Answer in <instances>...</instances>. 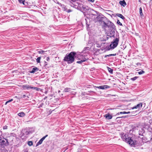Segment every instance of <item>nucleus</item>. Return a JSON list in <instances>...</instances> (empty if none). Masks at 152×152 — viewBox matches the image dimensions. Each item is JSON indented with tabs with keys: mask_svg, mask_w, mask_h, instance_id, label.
<instances>
[{
	"mask_svg": "<svg viewBox=\"0 0 152 152\" xmlns=\"http://www.w3.org/2000/svg\"><path fill=\"white\" fill-rule=\"evenodd\" d=\"M121 137L124 141L128 143L130 145L132 146L135 145L134 141L130 137H128V134L123 133L121 134Z\"/></svg>",
	"mask_w": 152,
	"mask_h": 152,
	"instance_id": "1",
	"label": "nucleus"
},
{
	"mask_svg": "<svg viewBox=\"0 0 152 152\" xmlns=\"http://www.w3.org/2000/svg\"><path fill=\"white\" fill-rule=\"evenodd\" d=\"M76 53L71 52L68 55L66 54L64 58V61H67L68 64H71L74 61V56Z\"/></svg>",
	"mask_w": 152,
	"mask_h": 152,
	"instance_id": "2",
	"label": "nucleus"
},
{
	"mask_svg": "<svg viewBox=\"0 0 152 152\" xmlns=\"http://www.w3.org/2000/svg\"><path fill=\"white\" fill-rule=\"evenodd\" d=\"M103 28L105 30L107 29L112 30L115 28L114 25L110 21H108L107 23L103 22V24L102 25Z\"/></svg>",
	"mask_w": 152,
	"mask_h": 152,
	"instance_id": "3",
	"label": "nucleus"
},
{
	"mask_svg": "<svg viewBox=\"0 0 152 152\" xmlns=\"http://www.w3.org/2000/svg\"><path fill=\"white\" fill-rule=\"evenodd\" d=\"M11 138H12V137H11ZM10 138V137H8L7 139L3 138V139H0V147L4 148L5 146H6L9 145V138Z\"/></svg>",
	"mask_w": 152,
	"mask_h": 152,
	"instance_id": "4",
	"label": "nucleus"
},
{
	"mask_svg": "<svg viewBox=\"0 0 152 152\" xmlns=\"http://www.w3.org/2000/svg\"><path fill=\"white\" fill-rule=\"evenodd\" d=\"M119 41V39L118 38H116L114 39L110 45V48L111 49H114L116 47L118 44Z\"/></svg>",
	"mask_w": 152,
	"mask_h": 152,
	"instance_id": "5",
	"label": "nucleus"
},
{
	"mask_svg": "<svg viewBox=\"0 0 152 152\" xmlns=\"http://www.w3.org/2000/svg\"><path fill=\"white\" fill-rule=\"evenodd\" d=\"M76 4H77V5H78V6H77V7L78 9L79 8L80 10H83V11H85L87 10V7L86 6H84L81 4L77 3Z\"/></svg>",
	"mask_w": 152,
	"mask_h": 152,
	"instance_id": "6",
	"label": "nucleus"
},
{
	"mask_svg": "<svg viewBox=\"0 0 152 152\" xmlns=\"http://www.w3.org/2000/svg\"><path fill=\"white\" fill-rule=\"evenodd\" d=\"M77 0H69V1L70 2V5L72 7H74L76 8H77V5L76 4L77 3H73L72 2H75Z\"/></svg>",
	"mask_w": 152,
	"mask_h": 152,
	"instance_id": "7",
	"label": "nucleus"
},
{
	"mask_svg": "<svg viewBox=\"0 0 152 152\" xmlns=\"http://www.w3.org/2000/svg\"><path fill=\"white\" fill-rule=\"evenodd\" d=\"M142 103H140L138 104H137L134 107H132V109H139L142 107Z\"/></svg>",
	"mask_w": 152,
	"mask_h": 152,
	"instance_id": "8",
	"label": "nucleus"
},
{
	"mask_svg": "<svg viewBox=\"0 0 152 152\" xmlns=\"http://www.w3.org/2000/svg\"><path fill=\"white\" fill-rule=\"evenodd\" d=\"M96 87L98 88H99V89H104L105 88H108L109 87L108 86L104 85V86H99Z\"/></svg>",
	"mask_w": 152,
	"mask_h": 152,
	"instance_id": "9",
	"label": "nucleus"
},
{
	"mask_svg": "<svg viewBox=\"0 0 152 152\" xmlns=\"http://www.w3.org/2000/svg\"><path fill=\"white\" fill-rule=\"evenodd\" d=\"M145 131L144 129L143 128H141L140 129L139 131V134L140 135L143 136V133H145Z\"/></svg>",
	"mask_w": 152,
	"mask_h": 152,
	"instance_id": "10",
	"label": "nucleus"
},
{
	"mask_svg": "<svg viewBox=\"0 0 152 152\" xmlns=\"http://www.w3.org/2000/svg\"><path fill=\"white\" fill-rule=\"evenodd\" d=\"M104 117H105L107 119H110L112 118L113 116L110 114L108 113L104 115Z\"/></svg>",
	"mask_w": 152,
	"mask_h": 152,
	"instance_id": "11",
	"label": "nucleus"
},
{
	"mask_svg": "<svg viewBox=\"0 0 152 152\" xmlns=\"http://www.w3.org/2000/svg\"><path fill=\"white\" fill-rule=\"evenodd\" d=\"M38 70H39V69L38 68H37V67H35L33 68L32 69V70L30 71V72L31 73H34L35 72H37L38 71Z\"/></svg>",
	"mask_w": 152,
	"mask_h": 152,
	"instance_id": "12",
	"label": "nucleus"
},
{
	"mask_svg": "<svg viewBox=\"0 0 152 152\" xmlns=\"http://www.w3.org/2000/svg\"><path fill=\"white\" fill-rule=\"evenodd\" d=\"M58 4L62 7L64 11H66L67 10V9L66 6L59 3H58Z\"/></svg>",
	"mask_w": 152,
	"mask_h": 152,
	"instance_id": "13",
	"label": "nucleus"
},
{
	"mask_svg": "<svg viewBox=\"0 0 152 152\" xmlns=\"http://www.w3.org/2000/svg\"><path fill=\"white\" fill-rule=\"evenodd\" d=\"M119 3L123 7H125L126 5V4L124 0H123V1H120Z\"/></svg>",
	"mask_w": 152,
	"mask_h": 152,
	"instance_id": "14",
	"label": "nucleus"
},
{
	"mask_svg": "<svg viewBox=\"0 0 152 152\" xmlns=\"http://www.w3.org/2000/svg\"><path fill=\"white\" fill-rule=\"evenodd\" d=\"M88 58H84L83 59H82L80 61H77V63L78 64H81L82 62L86 61V60H88Z\"/></svg>",
	"mask_w": 152,
	"mask_h": 152,
	"instance_id": "15",
	"label": "nucleus"
},
{
	"mask_svg": "<svg viewBox=\"0 0 152 152\" xmlns=\"http://www.w3.org/2000/svg\"><path fill=\"white\" fill-rule=\"evenodd\" d=\"M32 87H31V86H30L29 85L23 86V88L24 89H32Z\"/></svg>",
	"mask_w": 152,
	"mask_h": 152,
	"instance_id": "16",
	"label": "nucleus"
},
{
	"mask_svg": "<svg viewBox=\"0 0 152 152\" xmlns=\"http://www.w3.org/2000/svg\"><path fill=\"white\" fill-rule=\"evenodd\" d=\"M116 16L120 18L123 20H124L125 19L124 17L121 14L117 13L116 14Z\"/></svg>",
	"mask_w": 152,
	"mask_h": 152,
	"instance_id": "17",
	"label": "nucleus"
},
{
	"mask_svg": "<svg viewBox=\"0 0 152 152\" xmlns=\"http://www.w3.org/2000/svg\"><path fill=\"white\" fill-rule=\"evenodd\" d=\"M71 91V88H65L63 91L64 92H69Z\"/></svg>",
	"mask_w": 152,
	"mask_h": 152,
	"instance_id": "18",
	"label": "nucleus"
},
{
	"mask_svg": "<svg viewBox=\"0 0 152 152\" xmlns=\"http://www.w3.org/2000/svg\"><path fill=\"white\" fill-rule=\"evenodd\" d=\"M18 115L20 117H23L25 116V114L24 112H21L18 113Z\"/></svg>",
	"mask_w": 152,
	"mask_h": 152,
	"instance_id": "19",
	"label": "nucleus"
},
{
	"mask_svg": "<svg viewBox=\"0 0 152 152\" xmlns=\"http://www.w3.org/2000/svg\"><path fill=\"white\" fill-rule=\"evenodd\" d=\"M107 69L109 72L111 74L113 73V69L109 67H107Z\"/></svg>",
	"mask_w": 152,
	"mask_h": 152,
	"instance_id": "20",
	"label": "nucleus"
},
{
	"mask_svg": "<svg viewBox=\"0 0 152 152\" xmlns=\"http://www.w3.org/2000/svg\"><path fill=\"white\" fill-rule=\"evenodd\" d=\"M139 12L140 16L141 17L143 15V13L142 12V9L141 7H140L139 9Z\"/></svg>",
	"mask_w": 152,
	"mask_h": 152,
	"instance_id": "21",
	"label": "nucleus"
},
{
	"mask_svg": "<svg viewBox=\"0 0 152 152\" xmlns=\"http://www.w3.org/2000/svg\"><path fill=\"white\" fill-rule=\"evenodd\" d=\"M43 140H42L41 139L39 140V141L37 143V145H36V146H38V145H40L42 143V142H43Z\"/></svg>",
	"mask_w": 152,
	"mask_h": 152,
	"instance_id": "22",
	"label": "nucleus"
},
{
	"mask_svg": "<svg viewBox=\"0 0 152 152\" xmlns=\"http://www.w3.org/2000/svg\"><path fill=\"white\" fill-rule=\"evenodd\" d=\"M116 55V53L113 54H110L109 55H105V57H110V56H115Z\"/></svg>",
	"mask_w": 152,
	"mask_h": 152,
	"instance_id": "23",
	"label": "nucleus"
},
{
	"mask_svg": "<svg viewBox=\"0 0 152 152\" xmlns=\"http://www.w3.org/2000/svg\"><path fill=\"white\" fill-rule=\"evenodd\" d=\"M116 55V53L113 54H110L109 55H105V57H110V56H115Z\"/></svg>",
	"mask_w": 152,
	"mask_h": 152,
	"instance_id": "24",
	"label": "nucleus"
},
{
	"mask_svg": "<svg viewBox=\"0 0 152 152\" xmlns=\"http://www.w3.org/2000/svg\"><path fill=\"white\" fill-rule=\"evenodd\" d=\"M23 131L25 132V133H23L24 134L27 135L29 134V132L27 129L24 130Z\"/></svg>",
	"mask_w": 152,
	"mask_h": 152,
	"instance_id": "25",
	"label": "nucleus"
},
{
	"mask_svg": "<svg viewBox=\"0 0 152 152\" xmlns=\"http://www.w3.org/2000/svg\"><path fill=\"white\" fill-rule=\"evenodd\" d=\"M32 89H35L37 91H39L40 90V88H37V87H32Z\"/></svg>",
	"mask_w": 152,
	"mask_h": 152,
	"instance_id": "26",
	"label": "nucleus"
},
{
	"mask_svg": "<svg viewBox=\"0 0 152 152\" xmlns=\"http://www.w3.org/2000/svg\"><path fill=\"white\" fill-rule=\"evenodd\" d=\"M119 114H126V112L124 111L122 112H119L117 114V115H119Z\"/></svg>",
	"mask_w": 152,
	"mask_h": 152,
	"instance_id": "27",
	"label": "nucleus"
},
{
	"mask_svg": "<svg viewBox=\"0 0 152 152\" xmlns=\"http://www.w3.org/2000/svg\"><path fill=\"white\" fill-rule=\"evenodd\" d=\"M41 57H38L37 59H36V61L37 62V63H39L40 62V60L41 59Z\"/></svg>",
	"mask_w": 152,
	"mask_h": 152,
	"instance_id": "28",
	"label": "nucleus"
},
{
	"mask_svg": "<svg viewBox=\"0 0 152 152\" xmlns=\"http://www.w3.org/2000/svg\"><path fill=\"white\" fill-rule=\"evenodd\" d=\"M145 72L143 70H141L138 72V74L140 75L144 74Z\"/></svg>",
	"mask_w": 152,
	"mask_h": 152,
	"instance_id": "29",
	"label": "nucleus"
},
{
	"mask_svg": "<svg viewBox=\"0 0 152 152\" xmlns=\"http://www.w3.org/2000/svg\"><path fill=\"white\" fill-rule=\"evenodd\" d=\"M28 145L30 146H31L32 145H33V142L32 141H28Z\"/></svg>",
	"mask_w": 152,
	"mask_h": 152,
	"instance_id": "30",
	"label": "nucleus"
},
{
	"mask_svg": "<svg viewBox=\"0 0 152 152\" xmlns=\"http://www.w3.org/2000/svg\"><path fill=\"white\" fill-rule=\"evenodd\" d=\"M19 2L20 3H22L23 4L25 5L24 2L25 1L24 0H19Z\"/></svg>",
	"mask_w": 152,
	"mask_h": 152,
	"instance_id": "31",
	"label": "nucleus"
},
{
	"mask_svg": "<svg viewBox=\"0 0 152 152\" xmlns=\"http://www.w3.org/2000/svg\"><path fill=\"white\" fill-rule=\"evenodd\" d=\"M38 53L39 54H43L44 52H45V51L43 50H41L39 51H38Z\"/></svg>",
	"mask_w": 152,
	"mask_h": 152,
	"instance_id": "32",
	"label": "nucleus"
},
{
	"mask_svg": "<svg viewBox=\"0 0 152 152\" xmlns=\"http://www.w3.org/2000/svg\"><path fill=\"white\" fill-rule=\"evenodd\" d=\"M138 78L137 77H135L133 78H132L131 79V80L132 81H134L137 78Z\"/></svg>",
	"mask_w": 152,
	"mask_h": 152,
	"instance_id": "33",
	"label": "nucleus"
},
{
	"mask_svg": "<svg viewBox=\"0 0 152 152\" xmlns=\"http://www.w3.org/2000/svg\"><path fill=\"white\" fill-rule=\"evenodd\" d=\"M117 23L118 24L120 25V26H122V24L120 22L119 20H117Z\"/></svg>",
	"mask_w": 152,
	"mask_h": 152,
	"instance_id": "34",
	"label": "nucleus"
},
{
	"mask_svg": "<svg viewBox=\"0 0 152 152\" xmlns=\"http://www.w3.org/2000/svg\"><path fill=\"white\" fill-rule=\"evenodd\" d=\"M13 99H12L10 100H9L7 101L6 102L5 104V105H6L9 102H10L13 101Z\"/></svg>",
	"mask_w": 152,
	"mask_h": 152,
	"instance_id": "35",
	"label": "nucleus"
},
{
	"mask_svg": "<svg viewBox=\"0 0 152 152\" xmlns=\"http://www.w3.org/2000/svg\"><path fill=\"white\" fill-rule=\"evenodd\" d=\"M48 136V135H46L45 136H44L43 137H42L41 139L43 141L45 139V138L46 137H47Z\"/></svg>",
	"mask_w": 152,
	"mask_h": 152,
	"instance_id": "36",
	"label": "nucleus"
},
{
	"mask_svg": "<svg viewBox=\"0 0 152 152\" xmlns=\"http://www.w3.org/2000/svg\"><path fill=\"white\" fill-rule=\"evenodd\" d=\"M25 97H26V99H27L28 98V97L27 96H26L25 95H23L22 97H23V98H25Z\"/></svg>",
	"mask_w": 152,
	"mask_h": 152,
	"instance_id": "37",
	"label": "nucleus"
},
{
	"mask_svg": "<svg viewBox=\"0 0 152 152\" xmlns=\"http://www.w3.org/2000/svg\"><path fill=\"white\" fill-rule=\"evenodd\" d=\"M7 126H5L3 127V129H7Z\"/></svg>",
	"mask_w": 152,
	"mask_h": 152,
	"instance_id": "38",
	"label": "nucleus"
},
{
	"mask_svg": "<svg viewBox=\"0 0 152 152\" xmlns=\"http://www.w3.org/2000/svg\"><path fill=\"white\" fill-rule=\"evenodd\" d=\"M66 11L67 12L69 13V12H72V10L70 9L68 10H67Z\"/></svg>",
	"mask_w": 152,
	"mask_h": 152,
	"instance_id": "39",
	"label": "nucleus"
},
{
	"mask_svg": "<svg viewBox=\"0 0 152 152\" xmlns=\"http://www.w3.org/2000/svg\"><path fill=\"white\" fill-rule=\"evenodd\" d=\"M88 1L91 2H94V0H88Z\"/></svg>",
	"mask_w": 152,
	"mask_h": 152,
	"instance_id": "40",
	"label": "nucleus"
},
{
	"mask_svg": "<svg viewBox=\"0 0 152 152\" xmlns=\"http://www.w3.org/2000/svg\"><path fill=\"white\" fill-rule=\"evenodd\" d=\"M126 116H122V117H117V118H126Z\"/></svg>",
	"mask_w": 152,
	"mask_h": 152,
	"instance_id": "41",
	"label": "nucleus"
},
{
	"mask_svg": "<svg viewBox=\"0 0 152 152\" xmlns=\"http://www.w3.org/2000/svg\"><path fill=\"white\" fill-rule=\"evenodd\" d=\"M137 65L138 66H140L141 65V64L140 63H137Z\"/></svg>",
	"mask_w": 152,
	"mask_h": 152,
	"instance_id": "42",
	"label": "nucleus"
},
{
	"mask_svg": "<svg viewBox=\"0 0 152 152\" xmlns=\"http://www.w3.org/2000/svg\"><path fill=\"white\" fill-rule=\"evenodd\" d=\"M49 59H50L49 57H47L46 58V60L47 61H48Z\"/></svg>",
	"mask_w": 152,
	"mask_h": 152,
	"instance_id": "43",
	"label": "nucleus"
},
{
	"mask_svg": "<svg viewBox=\"0 0 152 152\" xmlns=\"http://www.w3.org/2000/svg\"><path fill=\"white\" fill-rule=\"evenodd\" d=\"M146 126H147L148 127H149V126L148 125H145V127H144L143 128H145L146 127Z\"/></svg>",
	"mask_w": 152,
	"mask_h": 152,
	"instance_id": "44",
	"label": "nucleus"
},
{
	"mask_svg": "<svg viewBox=\"0 0 152 152\" xmlns=\"http://www.w3.org/2000/svg\"><path fill=\"white\" fill-rule=\"evenodd\" d=\"M45 65H47V63L46 62H45Z\"/></svg>",
	"mask_w": 152,
	"mask_h": 152,
	"instance_id": "45",
	"label": "nucleus"
},
{
	"mask_svg": "<svg viewBox=\"0 0 152 152\" xmlns=\"http://www.w3.org/2000/svg\"><path fill=\"white\" fill-rule=\"evenodd\" d=\"M130 113L129 112H126V114H129V113Z\"/></svg>",
	"mask_w": 152,
	"mask_h": 152,
	"instance_id": "46",
	"label": "nucleus"
},
{
	"mask_svg": "<svg viewBox=\"0 0 152 152\" xmlns=\"http://www.w3.org/2000/svg\"><path fill=\"white\" fill-rule=\"evenodd\" d=\"M139 2H141V0H139Z\"/></svg>",
	"mask_w": 152,
	"mask_h": 152,
	"instance_id": "47",
	"label": "nucleus"
},
{
	"mask_svg": "<svg viewBox=\"0 0 152 152\" xmlns=\"http://www.w3.org/2000/svg\"><path fill=\"white\" fill-rule=\"evenodd\" d=\"M152 121V122H151V124H152V120H151Z\"/></svg>",
	"mask_w": 152,
	"mask_h": 152,
	"instance_id": "48",
	"label": "nucleus"
}]
</instances>
